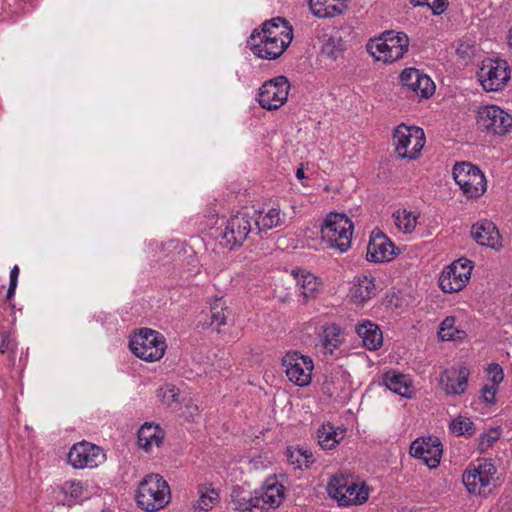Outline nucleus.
I'll return each mask as SVG.
<instances>
[{
	"instance_id": "obj_16",
	"label": "nucleus",
	"mask_w": 512,
	"mask_h": 512,
	"mask_svg": "<svg viewBox=\"0 0 512 512\" xmlns=\"http://www.w3.org/2000/svg\"><path fill=\"white\" fill-rule=\"evenodd\" d=\"M442 452V444L436 436L417 438L410 445L411 456L421 459L431 469L439 466Z\"/></svg>"
},
{
	"instance_id": "obj_5",
	"label": "nucleus",
	"mask_w": 512,
	"mask_h": 512,
	"mask_svg": "<svg viewBox=\"0 0 512 512\" xmlns=\"http://www.w3.org/2000/svg\"><path fill=\"white\" fill-rule=\"evenodd\" d=\"M395 151L401 159L415 160L419 157L425 144V134L422 128L398 125L393 132Z\"/></svg>"
},
{
	"instance_id": "obj_26",
	"label": "nucleus",
	"mask_w": 512,
	"mask_h": 512,
	"mask_svg": "<svg viewBox=\"0 0 512 512\" xmlns=\"http://www.w3.org/2000/svg\"><path fill=\"white\" fill-rule=\"evenodd\" d=\"M284 497L283 485H271L267 487L266 491L255 498L259 499L261 505H269L272 508H276L280 505L282 498Z\"/></svg>"
},
{
	"instance_id": "obj_60",
	"label": "nucleus",
	"mask_w": 512,
	"mask_h": 512,
	"mask_svg": "<svg viewBox=\"0 0 512 512\" xmlns=\"http://www.w3.org/2000/svg\"><path fill=\"white\" fill-rule=\"evenodd\" d=\"M453 332L455 333V335H459V336H461V339L463 338V336H464V334H465V332H464V331H462V330H458V329H456V328L454 329V331H453Z\"/></svg>"
},
{
	"instance_id": "obj_35",
	"label": "nucleus",
	"mask_w": 512,
	"mask_h": 512,
	"mask_svg": "<svg viewBox=\"0 0 512 512\" xmlns=\"http://www.w3.org/2000/svg\"><path fill=\"white\" fill-rule=\"evenodd\" d=\"M418 89L416 96L419 98L427 99L435 92V84L431 78L420 72L418 76Z\"/></svg>"
},
{
	"instance_id": "obj_33",
	"label": "nucleus",
	"mask_w": 512,
	"mask_h": 512,
	"mask_svg": "<svg viewBox=\"0 0 512 512\" xmlns=\"http://www.w3.org/2000/svg\"><path fill=\"white\" fill-rule=\"evenodd\" d=\"M300 283V293L307 301L314 293L318 290L319 282L318 279L312 274L303 275Z\"/></svg>"
},
{
	"instance_id": "obj_27",
	"label": "nucleus",
	"mask_w": 512,
	"mask_h": 512,
	"mask_svg": "<svg viewBox=\"0 0 512 512\" xmlns=\"http://www.w3.org/2000/svg\"><path fill=\"white\" fill-rule=\"evenodd\" d=\"M450 431L456 436L471 437L476 431L473 421L464 416L454 418L449 424Z\"/></svg>"
},
{
	"instance_id": "obj_57",
	"label": "nucleus",
	"mask_w": 512,
	"mask_h": 512,
	"mask_svg": "<svg viewBox=\"0 0 512 512\" xmlns=\"http://www.w3.org/2000/svg\"><path fill=\"white\" fill-rule=\"evenodd\" d=\"M410 3L413 4L414 6H427L430 5L429 4V0H410Z\"/></svg>"
},
{
	"instance_id": "obj_55",
	"label": "nucleus",
	"mask_w": 512,
	"mask_h": 512,
	"mask_svg": "<svg viewBox=\"0 0 512 512\" xmlns=\"http://www.w3.org/2000/svg\"><path fill=\"white\" fill-rule=\"evenodd\" d=\"M71 487H72L71 496L79 497L82 493V486L79 483H77V484L72 483Z\"/></svg>"
},
{
	"instance_id": "obj_38",
	"label": "nucleus",
	"mask_w": 512,
	"mask_h": 512,
	"mask_svg": "<svg viewBox=\"0 0 512 512\" xmlns=\"http://www.w3.org/2000/svg\"><path fill=\"white\" fill-rule=\"evenodd\" d=\"M500 438V432L498 429H491L488 433L480 435L478 441V450L480 453H485L491 448L494 443Z\"/></svg>"
},
{
	"instance_id": "obj_25",
	"label": "nucleus",
	"mask_w": 512,
	"mask_h": 512,
	"mask_svg": "<svg viewBox=\"0 0 512 512\" xmlns=\"http://www.w3.org/2000/svg\"><path fill=\"white\" fill-rule=\"evenodd\" d=\"M368 489L364 486L359 487L355 483H349L345 489V493L336 496V500L341 506H349L352 504H362L368 500Z\"/></svg>"
},
{
	"instance_id": "obj_47",
	"label": "nucleus",
	"mask_w": 512,
	"mask_h": 512,
	"mask_svg": "<svg viewBox=\"0 0 512 512\" xmlns=\"http://www.w3.org/2000/svg\"><path fill=\"white\" fill-rule=\"evenodd\" d=\"M474 468L479 472V474L485 477H489L493 479V476L496 474L497 469L495 465L491 462V460L485 459L483 463L479 464L477 467L474 466Z\"/></svg>"
},
{
	"instance_id": "obj_21",
	"label": "nucleus",
	"mask_w": 512,
	"mask_h": 512,
	"mask_svg": "<svg viewBox=\"0 0 512 512\" xmlns=\"http://www.w3.org/2000/svg\"><path fill=\"white\" fill-rule=\"evenodd\" d=\"M137 438L139 446L149 452L153 445L159 447L162 444L164 432L158 425L145 423L138 430Z\"/></svg>"
},
{
	"instance_id": "obj_19",
	"label": "nucleus",
	"mask_w": 512,
	"mask_h": 512,
	"mask_svg": "<svg viewBox=\"0 0 512 512\" xmlns=\"http://www.w3.org/2000/svg\"><path fill=\"white\" fill-rule=\"evenodd\" d=\"M471 235L477 244L495 247L500 238L499 231L491 221H481L472 226Z\"/></svg>"
},
{
	"instance_id": "obj_46",
	"label": "nucleus",
	"mask_w": 512,
	"mask_h": 512,
	"mask_svg": "<svg viewBox=\"0 0 512 512\" xmlns=\"http://www.w3.org/2000/svg\"><path fill=\"white\" fill-rule=\"evenodd\" d=\"M17 344L13 338L7 332L1 333L0 352L1 353H14Z\"/></svg>"
},
{
	"instance_id": "obj_18",
	"label": "nucleus",
	"mask_w": 512,
	"mask_h": 512,
	"mask_svg": "<svg viewBox=\"0 0 512 512\" xmlns=\"http://www.w3.org/2000/svg\"><path fill=\"white\" fill-rule=\"evenodd\" d=\"M356 332L368 350H378L383 344V335L379 326L365 320L356 326Z\"/></svg>"
},
{
	"instance_id": "obj_30",
	"label": "nucleus",
	"mask_w": 512,
	"mask_h": 512,
	"mask_svg": "<svg viewBox=\"0 0 512 512\" xmlns=\"http://www.w3.org/2000/svg\"><path fill=\"white\" fill-rule=\"evenodd\" d=\"M255 224L257 229L261 231V229H272L274 227L280 226L282 224V220L280 218V210L276 208H271L268 212L261 218V220H256Z\"/></svg>"
},
{
	"instance_id": "obj_40",
	"label": "nucleus",
	"mask_w": 512,
	"mask_h": 512,
	"mask_svg": "<svg viewBox=\"0 0 512 512\" xmlns=\"http://www.w3.org/2000/svg\"><path fill=\"white\" fill-rule=\"evenodd\" d=\"M343 50L340 38L330 37L323 45L322 52L331 59H336Z\"/></svg>"
},
{
	"instance_id": "obj_9",
	"label": "nucleus",
	"mask_w": 512,
	"mask_h": 512,
	"mask_svg": "<svg viewBox=\"0 0 512 512\" xmlns=\"http://www.w3.org/2000/svg\"><path fill=\"white\" fill-rule=\"evenodd\" d=\"M289 89L288 78L283 75L277 76L262 84L257 101L263 109L277 110L287 101Z\"/></svg>"
},
{
	"instance_id": "obj_53",
	"label": "nucleus",
	"mask_w": 512,
	"mask_h": 512,
	"mask_svg": "<svg viewBox=\"0 0 512 512\" xmlns=\"http://www.w3.org/2000/svg\"><path fill=\"white\" fill-rule=\"evenodd\" d=\"M327 3H331L329 0H309V7L314 15V10L317 8H323Z\"/></svg>"
},
{
	"instance_id": "obj_49",
	"label": "nucleus",
	"mask_w": 512,
	"mask_h": 512,
	"mask_svg": "<svg viewBox=\"0 0 512 512\" xmlns=\"http://www.w3.org/2000/svg\"><path fill=\"white\" fill-rule=\"evenodd\" d=\"M428 8L432 10V13L436 16L441 15L445 12L448 0H429Z\"/></svg>"
},
{
	"instance_id": "obj_7",
	"label": "nucleus",
	"mask_w": 512,
	"mask_h": 512,
	"mask_svg": "<svg viewBox=\"0 0 512 512\" xmlns=\"http://www.w3.org/2000/svg\"><path fill=\"white\" fill-rule=\"evenodd\" d=\"M478 128L492 135H505L512 127V116L496 105L482 106L477 111Z\"/></svg>"
},
{
	"instance_id": "obj_6",
	"label": "nucleus",
	"mask_w": 512,
	"mask_h": 512,
	"mask_svg": "<svg viewBox=\"0 0 512 512\" xmlns=\"http://www.w3.org/2000/svg\"><path fill=\"white\" fill-rule=\"evenodd\" d=\"M455 182L468 198H478L486 190V179L482 171L469 162L456 163L452 170Z\"/></svg>"
},
{
	"instance_id": "obj_44",
	"label": "nucleus",
	"mask_w": 512,
	"mask_h": 512,
	"mask_svg": "<svg viewBox=\"0 0 512 512\" xmlns=\"http://www.w3.org/2000/svg\"><path fill=\"white\" fill-rule=\"evenodd\" d=\"M283 27V31H287V26H292L289 21H287L284 17H274L269 20H266L262 23L260 28L269 29L271 31H279L280 27Z\"/></svg>"
},
{
	"instance_id": "obj_37",
	"label": "nucleus",
	"mask_w": 512,
	"mask_h": 512,
	"mask_svg": "<svg viewBox=\"0 0 512 512\" xmlns=\"http://www.w3.org/2000/svg\"><path fill=\"white\" fill-rule=\"evenodd\" d=\"M455 317L448 316L440 324L439 337L443 341L461 339V336L455 335L454 331Z\"/></svg>"
},
{
	"instance_id": "obj_10",
	"label": "nucleus",
	"mask_w": 512,
	"mask_h": 512,
	"mask_svg": "<svg viewBox=\"0 0 512 512\" xmlns=\"http://www.w3.org/2000/svg\"><path fill=\"white\" fill-rule=\"evenodd\" d=\"M473 262L460 258L448 265L439 277V286L445 293L461 291L471 277Z\"/></svg>"
},
{
	"instance_id": "obj_51",
	"label": "nucleus",
	"mask_w": 512,
	"mask_h": 512,
	"mask_svg": "<svg viewBox=\"0 0 512 512\" xmlns=\"http://www.w3.org/2000/svg\"><path fill=\"white\" fill-rule=\"evenodd\" d=\"M297 455H300V458H303L301 461L302 465L304 464L305 467H309L310 464L314 462L312 453L307 450L297 449Z\"/></svg>"
},
{
	"instance_id": "obj_48",
	"label": "nucleus",
	"mask_w": 512,
	"mask_h": 512,
	"mask_svg": "<svg viewBox=\"0 0 512 512\" xmlns=\"http://www.w3.org/2000/svg\"><path fill=\"white\" fill-rule=\"evenodd\" d=\"M496 392L497 388L493 385H484L481 389V399L484 403L493 405L496 403Z\"/></svg>"
},
{
	"instance_id": "obj_28",
	"label": "nucleus",
	"mask_w": 512,
	"mask_h": 512,
	"mask_svg": "<svg viewBox=\"0 0 512 512\" xmlns=\"http://www.w3.org/2000/svg\"><path fill=\"white\" fill-rule=\"evenodd\" d=\"M157 396L167 407L179 405L181 403L180 390L173 384L166 383L157 390Z\"/></svg>"
},
{
	"instance_id": "obj_50",
	"label": "nucleus",
	"mask_w": 512,
	"mask_h": 512,
	"mask_svg": "<svg viewBox=\"0 0 512 512\" xmlns=\"http://www.w3.org/2000/svg\"><path fill=\"white\" fill-rule=\"evenodd\" d=\"M286 456H287V461L290 464L296 465L297 468L302 467V461L300 459V455H297V450L292 451L290 449H287Z\"/></svg>"
},
{
	"instance_id": "obj_52",
	"label": "nucleus",
	"mask_w": 512,
	"mask_h": 512,
	"mask_svg": "<svg viewBox=\"0 0 512 512\" xmlns=\"http://www.w3.org/2000/svg\"><path fill=\"white\" fill-rule=\"evenodd\" d=\"M479 481V492H476L477 495H486V488L490 486L492 479L489 477L481 476V479Z\"/></svg>"
},
{
	"instance_id": "obj_54",
	"label": "nucleus",
	"mask_w": 512,
	"mask_h": 512,
	"mask_svg": "<svg viewBox=\"0 0 512 512\" xmlns=\"http://www.w3.org/2000/svg\"><path fill=\"white\" fill-rule=\"evenodd\" d=\"M19 276V267L15 265L10 271V282L9 283H18Z\"/></svg>"
},
{
	"instance_id": "obj_31",
	"label": "nucleus",
	"mask_w": 512,
	"mask_h": 512,
	"mask_svg": "<svg viewBox=\"0 0 512 512\" xmlns=\"http://www.w3.org/2000/svg\"><path fill=\"white\" fill-rule=\"evenodd\" d=\"M347 8L344 2L327 3L323 8L314 10V16L318 18H332L341 15Z\"/></svg>"
},
{
	"instance_id": "obj_3",
	"label": "nucleus",
	"mask_w": 512,
	"mask_h": 512,
	"mask_svg": "<svg viewBox=\"0 0 512 512\" xmlns=\"http://www.w3.org/2000/svg\"><path fill=\"white\" fill-rule=\"evenodd\" d=\"M367 51L378 61L393 63L408 51L409 38L404 32L385 31L367 43Z\"/></svg>"
},
{
	"instance_id": "obj_23",
	"label": "nucleus",
	"mask_w": 512,
	"mask_h": 512,
	"mask_svg": "<svg viewBox=\"0 0 512 512\" xmlns=\"http://www.w3.org/2000/svg\"><path fill=\"white\" fill-rule=\"evenodd\" d=\"M345 429L334 427L330 423L322 424L318 429V443L323 449H333L344 438Z\"/></svg>"
},
{
	"instance_id": "obj_4",
	"label": "nucleus",
	"mask_w": 512,
	"mask_h": 512,
	"mask_svg": "<svg viewBox=\"0 0 512 512\" xmlns=\"http://www.w3.org/2000/svg\"><path fill=\"white\" fill-rule=\"evenodd\" d=\"M129 348L137 358L155 362L163 357L167 345L161 333L143 328L130 339Z\"/></svg>"
},
{
	"instance_id": "obj_13",
	"label": "nucleus",
	"mask_w": 512,
	"mask_h": 512,
	"mask_svg": "<svg viewBox=\"0 0 512 512\" xmlns=\"http://www.w3.org/2000/svg\"><path fill=\"white\" fill-rule=\"evenodd\" d=\"M67 459L72 467L83 469L97 467L105 461L106 456L99 446L82 441L71 447Z\"/></svg>"
},
{
	"instance_id": "obj_56",
	"label": "nucleus",
	"mask_w": 512,
	"mask_h": 512,
	"mask_svg": "<svg viewBox=\"0 0 512 512\" xmlns=\"http://www.w3.org/2000/svg\"><path fill=\"white\" fill-rule=\"evenodd\" d=\"M17 284L16 283H9V287L6 294V299L10 300L15 295Z\"/></svg>"
},
{
	"instance_id": "obj_22",
	"label": "nucleus",
	"mask_w": 512,
	"mask_h": 512,
	"mask_svg": "<svg viewBox=\"0 0 512 512\" xmlns=\"http://www.w3.org/2000/svg\"><path fill=\"white\" fill-rule=\"evenodd\" d=\"M376 285L375 279L368 276L357 277L353 287L350 290L351 298L353 302L358 304H364L373 295H375Z\"/></svg>"
},
{
	"instance_id": "obj_59",
	"label": "nucleus",
	"mask_w": 512,
	"mask_h": 512,
	"mask_svg": "<svg viewBox=\"0 0 512 512\" xmlns=\"http://www.w3.org/2000/svg\"><path fill=\"white\" fill-rule=\"evenodd\" d=\"M457 54H459L462 57H464V55L467 54V52L465 50H463V45H461L460 47L457 48Z\"/></svg>"
},
{
	"instance_id": "obj_24",
	"label": "nucleus",
	"mask_w": 512,
	"mask_h": 512,
	"mask_svg": "<svg viewBox=\"0 0 512 512\" xmlns=\"http://www.w3.org/2000/svg\"><path fill=\"white\" fill-rule=\"evenodd\" d=\"M340 333L341 328L335 323L322 327L319 339L325 350V354H333L334 350L340 346L342 342Z\"/></svg>"
},
{
	"instance_id": "obj_12",
	"label": "nucleus",
	"mask_w": 512,
	"mask_h": 512,
	"mask_svg": "<svg viewBox=\"0 0 512 512\" xmlns=\"http://www.w3.org/2000/svg\"><path fill=\"white\" fill-rule=\"evenodd\" d=\"M282 37L257 40H247V45L253 54L262 59L275 60L288 48L293 39V27L287 26V31H281Z\"/></svg>"
},
{
	"instance_id": "obj_11",
	"label": "nucleus",
	"mask_w": 512,
	"mask_h": 512,
	"mask_svg": "<svg viewBox=\"0 0 512 512\" xmlns=\"http://www.w3.org/2000/svg\"><path fill=\"white\" fill-rule=\"evenodd\" d=\"M282 365L288 379L295 385L303 387L311 382L313 361L309 356L297 351L288 352L282 359Z\"/></svg>"
},
{
	"instance_id": "obj_8",
	"label": "nucleus",
	"mask_w": 512,
	"mask_h": 512,
	"mask_svg": "<svg viewBox=\"0 0 512 512\" xmlns=\"http://www.w3.org/2000/svg\"><path fill=\"white\" fill-rule=\"evenodd\" d=\"M511 69L507 61L502 59H486L483 61L478 77L487 92L503 90L510 80Z\"/></svg>"
},
{
	"instance_id": "obj_14",
	"label": "nucleus",
	"mask_w": 512,
	"mask_h": 512,
	"mask_svg": "<svg viewBox=\"0 0 512 512\" xmlns=\"http://www.w3.org/2000/svg\"><path fill=\"white\" fill-rule=\"evenodd\" d=\"M399 254V248L378 228L371 232L366 259L373 263L389 262Z\"/></svg>"
},
{
	"instance_id": "obj_20",
	"label": "nucleus",
	"mask_w": 512,
	"mask_h": 512,
	"mask_svg": "<svg viewBox=\"0 0 512 512\" xmlns=\"http://www.w3.org/2000/svg\"><path fill=\"white\" fill-rule=\"evenodd\" d=\"M383 383L393 393L404 398H412L413 387L406 375L393 370L387 371L383 375Z\"/></svg>"
},
{
	"instance_id": "obj_39",
	"label": "nucleus",
	"mask_w": 512,
	"mask_h": 512,
	"mask_svg": "<svg viewBox=\"0 0 512 512\" xmlns=\"http://www.w3.org/2000/svg\"><path fill=\"white\" fill-rule=\"evenodd\" d=\"M237 509L241 512H267V508L261 505L258 498L250 497L249 499L242 498L238 501Z\"/></svg>"
},
{
	"instance_id": "obj_43",
	"label": "nucleus",
	"mask_w": 512,
	"mask_h": 512,
	"mask_svg": "<svg viewBox=\"0 0 512 512\" xmlns=\"http://www.w3.org/2000/svg\"><path fill=\"white\" fill-rule=\"evenodd\" d=\"M280 37H282L281 31H271L269 29H263V28L258 27L252 31L248 40H251L252 42H254L257 40H266L269 38H280Z\"/></svg>"
},
{
	"instance_id": "obj_32",
	"label": "nucleus",
	"mask_w": 512,
	"mask_h": 512,
	"mask_svg": "<svg viewBox=\"0 0 512 512\" xmlns=\"http://www.w3.org/2000/svg\"><path fill=\"white\" fill-rule=\"evenodd\" d=\"M200 498L198 500V508L203 511H208L213 507L218 499V493L213 488L201 487L199 489Z\"/></svg>"
},
{
	"instance_id": "obj_36",
	"label": "nucleus",
	"mask_w": 512,
	"mask_h": 512,
	"mask_svg": "<svg viewBox=\"0 0 512 512\" xmlns=\"http://www.w3.org/2000/svg\"><path fill=\"white\" fill-rule=\"evenodd\" d=\"M348 479L343 476H333L327 485L328 494L336 500V496L343 495L348 487Z\"/></svg>"
},
{
	"instance_id": "obj_17",
	"label": "nucleus",
	"mask_w": 512,
	"mask_h": 512,
	"mask_svg": "<svg viewBox=\"0 0 512 512\" xmlns=\"http://www.w3.org/2000/svg\"><path fill=\"white\" fill-rule=\"evenodd\" d=\"M470 370L466 366H460L458 369H446L440 377V383L447 394L461 395L468 386Z\"/></svg>"
},
{
	"instance_id": "obj_58",
	"label": "nucleus",
	"mask_w": 512,
	"mask_h": 512,
	"mask_svg": "<svg viewBox=\"0 0 512 512\" xmlns=\"http://www.w3.org/2000/svg\"><path fill=\"white\" fill-rule=\"evenodd\" d=\"M296 177L300 180L305 178L304 170L302 167L297 169Z\"/></svg>"
},
{
	"instance_id": "obj_34",
	"label": "nucleus",
	"mask_w": 512,
	"mask_h": 512,
	"mask_svg": "<svg viewBox=\"0 0 512 512\" xmlns=\"http://www.w3.org/2000/svg\"><path fill=\"white\" fill-rule=\"evenodd\" d=\"M479 479H481V475L475 468L471 469V465L464 471L462 481L470 494L479 492Z\"/></svg>"
},
{
	"instance_id": "obj_1",
	"label": "nucleus",
	"mask_w": 512,
	"mask_h": 512,
	"mask_svg": "<svg viewBox=\"0 0 512 512\" xmlns=\"http://www.w3.org/2000/svg\"><path fill=\"white\" fill-rule=\"evenodd\" d=\"M170 488L166 480L159 474H148L139 483L136 491V502L139 508L154 512L169 503Z\"/></svg>"
},
{
	"instance_id": "obj_29",
	"label": "nucleus",
	"mask_w": 512,
	"mask_h": 512,
	"mask_svg": "<svg viewBox=\"0 0 512 512\" xmlns=\"http://www.w3.org/2000/svg\"><path fill=\"white\" fill-rule=\"evenodd\" d=\"M420 71L416 68H405L400 74V83L408 92H413L416 96L418 89V76Z\"/></svg>"
},
{
	"instance_id": "obj_41",
	"label": "nucleus",
	"mask_w": 512,
	"mask_h": 512,
	"mask_svg": "<svg viewBox=\"0 0 512 512\" xmlns=\"http://www.w3.org/2000/svg\"><path fill=\"white\" fill-rule=\"evenodd\" d=\"M396 225L403 229L406 233H411L416 227V217L412 216L410 212L403 211V216L400 214L395 216Z\"/></svg>"
},
{
	"instance_id": "obj_45",
	"label": "nucleus",
	"mask_w": 512,
	"mask_h": 512,
	"mask_svg": "<svg viewBox=\"0 0 512 512\" xmlns=\"http://www.w3.org/2000/svg\"><path fill=\"white\" fill-rule=\"evenodd\" d=\"M488 372L491 375L492 385L497 386L503 381L504 373L502 367L497 363H491L488 366Z\"/></svg>"
},
{
	"instance_id": "obj_2",
	"label": "nucleus",
	"mask_w": 512,
	"mask_h": 512,
	"mask_svg": "<svg viewBox=\"0 0 512 512\" xmlns=\"http://www.w3.org/2000/svg\"><path fill=\"white\" fill-rule=\"evenodd\" d=\"M353 229V222L346 214L330 212L321 225V238L328 247L344 253L351 246Z\"/></svg>"
},
{
	"instance_id": "obj_42",
	"label": "nucleus",
	"mask_w": 512,
	"mask_h": 512,
	"mask_svg": "<svg viewBox=\"0 0 512 512\" xmlns=\"http://www.w3.org/2000/svg\"><path fill=\"white\" fill-rule=\"evenodd\" d=\"M221 300H218L213 306H211V323L210 325L216 324L217 327L223 326L226 324V315L224 314V308L220 303Z\"/></svg>"
},
{
	"instance_id": "obj_61",
	"label": "nucleus",
	"mask_w": 512,
	"mask_h": 512,
	"mask_svg": "<svg viewBox=\"0 0 512 512\" xmlns=\"http://www.w3.org/2000/svg\"><path fill=\"white\" fill-rule=\"evenodd\" d=\"M509 45L512 47V28L508 32Z\"/></svg>"
},
{
	"instance_id": "obj_15",
	"label": "nucleus",
	"mask_w": 512,
	"mask_h": 512,
	"mask_svg": "<svg viewBox=\"0 0 512 512\" xmlns=\"http://www.w3.org/2000/svg\"><path fill=\"white\" fill-rule=\"evenodd\" d=\"M252 231L251 218L245 213L232 215L222 234L224 245L230 250L240 247Z\"/></svg>"
},
{
	"instance_id": "obj_62",
	"label": "nucleus",
	"mask_w": 512,
	"mask_h": 512,
	"mask_svg": "<svg viewBox=\"0 0 512 512\" xmlns=\"http://www.w3.org/2000/svg\"><path fill=\"white\" fill-rule=\"evenodd\" d=\"M103 512H111V511L109 510V511H103Z\"/></svg>"
}]
</instances>
